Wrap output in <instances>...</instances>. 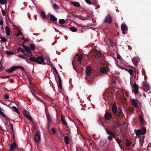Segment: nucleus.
<instances>
[{
  "label": "nucleus",
  "mask_w": 151,
  "mask_h": 151,
  "mask_svg": "<svg viewBox=\"0 0 151 151\" xmlns=\"http://www.w3.org/2000/svg\"><path fill=\"white\" fill-rule=\"evenodd\" d=\"M29 60L33 62H35L37 63L40 64L45 65L47 64L53 67V65L51 63L50 59L47 58L46 62H44L45 59L44 57L41 56H38L36 58L34 57H31L29 59Z\"/></svg>",
  "instance_id": "1"
},
{
  "label": "nucleus",
  "mask_w": 151,
  "mask_h": 151,
  "mask_svg": "<svg viewBox=\"0 0 151 151\" xmlns=\"http://www.w3.org/2000/svg\"><path fill=\"white\" fill-rule=\"evenodd\" d=\"M112 110L115 116L122 118L124 117L125 116L122 113V110L120 108H118L117 110L116 103H114L113 104Z\"/></svg>",
  "instance_id": "2"
},
{
  "label": "nucleus",
  "mask_w": 151,
  "mask_h": 151,
  "mask_svg": "<svg viewBox=\"0 0 151 151\" xmlns=\"http://www.w3.org/2000/svg\"><path fill=\"white\" fill-rule=\"evenodd\" d=\"M146 129L145 127H142V130L138 129L135 132V134L137 137H139L141 135H144L146 133Z\"/></svg>",
  "instance_id": "3"
},
{
  "label": "nucleus",
  "mask_w": 151,
  "mask_h": 151,
  "mask_svg": "<svg viewBox=\"0 0 151 151\" xmlns=\"http://www.w3.org/2000/svg\"><path fill=\"white\" fill-rule=\"evenodd\" d=\"M18 69H21L22 70L25 71L24 68L23 67L20 66H12L9 69H6V71L8 73L12 72Z\"/></svg>",
  "instance_id": "4"
},
{
  "label": "nucleus",
  "mask_w": 151,
  "mask_h": 151,
  "mask_svg": "<svg viewBox=\"0 0 151 151\" xmlns=\"http://www.w3.org/2000/svg\"><path fill=\"white\" fill-rule=\"evenodd\" d=\"M107 133L109 135L111 136L112 137L109 136L108 137V139L109 141H111L112 139V138H115L116 137V134L115 132H113L109 130H106Z\"/></svg>",
  "instance_id": "5"
},
{
  "label": "nucleus",
  "mask_w": 151,
  "mask_h": 151,
  "mask_svg": "<svg viewBox=\"0 0 151 151\" xmlns=\"http://www.w3.org/2000/svg\"><path fill=\"white\" fill-rule=\"evenodd\" d=\"M113 19L110 14L109 13L107 16L105 17L104 22L105 23L111 24L112 22Z\"/></svg>",
  "instance_id": "6"
},
{
  "label": "nucleus",
  "mask_w": 151,
  "mask_h": 151,
  "mask_svg": "<svg viewBox=\"0 0 151 151\" xmlns=\"http://www.w3.org/2000/svg\"><path fill=\"white\" fill-rule=\"evenodd\" d=\"M23 113L25 117L30 120L32 121V118L28 111L26 110H24L23 111Z\"/></svg>",
  "instance_id": "7"
},
{
  "label": "nucleus",
  "mask_w": 151,
  "mask_h": 151,
  "mask_svg": "<svg viewBox=\"0 0 151 151\" xmlns=\"http://www.w3.org/2000/svg\"><path fill=\"white\" fill-rule=\"evenodd\" d=\"M92 68L91 66L89 65L86 68V74L87 76H90L92 72Z\"/></svg>",
  "instance_id": "8"
},
{
  "label": "nucleus",
  "mask_w": 151,
  "mask_h": 151,
  "mask_svg": "<svg viewBox=\"0 0 151 151\" xmlns=\"http://www.w3.org/2000/svg\"><path fill=\"white\" fill-rule=\"evenodd\" d=\"M121 29L122 33L124 35L126 34V31L128 30V27L125 24H122Z\"/></svg>",
  "instance_id": "9"
},
{
  "label": "nucleus",
  "mask_w": 151,
  "mask_h": 151,
  "mask_svg": "<svg viewBox=\"0 0 151 151\" xmlns=\"http://www.w3.org/2000/svg\"><path fill=\"white\" fill-rule=\"evenodd\" d=\"M34 139L36 143L38 142L40 140V137L39 132H37L36 134L35 135Z\"/></svg>",
  "instance_id": "10"
},
{
  "label": "nucleus",
  "mask_w": 151,
  "mask_h": 151,
  "mask_svg": "<svg viewBox=\"0 0 151 151\" xmlns=\"http://www.w3.org/2000/svg\"><path fill=\"white\" fill-rule=\"evenodd\" d=\"M104 116L105 119L108 120H110L112 117L111 114L108 112H106Z\"/></svg>",
  "instance_id": "11"
},
{
  "label": "nucleus",
  "mask_w": 151,
  "mask_h": 151,
  "mask_svg": "<svg viewBox=\"0 0 151 151\" xmlns=\"http://www.w3.org/2000/svg\"><path fill=\"white\" fill-rule=\"evenodd\" d=\"M75 17L82 20L87 19L89 18V17L88 16V14H87L86 15V16H84L81 15H76L75 16Z\"/></svg>",
  "instance_id": "12"
},
{
  "label": "nucleus",
  "mask_w": 151,
  "mask_h": 151,
  "mask_svg": "<svg viewBox=\"0 0 151 151\" xmlns=\"http://www.w3.org/2000/svg\"><path fill=\"white\" fill-rule=\"evenodd\" d=\"M134 83L133 84V87L134 88V94H137L138 93V89L139 88V86L135 83V82L134 81Z\"/></svg>",
  "instance_id": "13"
},
{
  "label": "nucleus",
  "mask_w": 151,
  "mask_h": 151,
  "mask_svg": "<svg viewBox=\"0 0 151 151\" xmlns=\"http://www.w3.org/2000/svg\"><path fill=\"white\" fill-rule=\"evenodd\" d=\"M58 77L59 78V83L58 86V88L59 90L60 91L62 90L63 87L62 85V82L61 78L59 75H58Z\"/></svg>",
  "instance_id": "14"
},
{
  "label": "nucleus",
  "mask_w": 151,
  "mask_h": 151,
  "mask_svg": "<svg viewBox=\"0 0 151 151\" xmlns=\"http://www.w3.org/2000/svg\"><path fill=\"white\" fill-rule=\"evenodd\" d=\"M143 90L147 92L149 90V86L146 83H143Z\"/></svg>",
  "instance_id": "15"
},
{
  "label": "nucleus",
  "mask_w": 151,
  "mask_h": 151,
  "mask_svg": "<svg viewBox=\"0 0 151 151\" xmlns=\"http://www.w3.org/2000/svg\"><path fill=\"white\" fill-rule=\"evenodd\" d=\"M113 125L114 127L116 128H118L121 126L120 122L118 120L114 122Z\"/></svg>",
  "instance_id": "16"
},
{
  "label": "nucleus",
  "mask_w": 151,
  "mask_h": 151,
  "mask_svg": "<svg viewBox=\"0 0 151 151\" xmlns=\"http://www.w3.org/2000/svg\"><path fill=\"white\" fill-rule=\"evenodd\" d=\"M14 147H16V146L15 143L14 142L13 143L11 144L10 145L9 150L8 151H14Z\"/></svg>",
  "instance_id": "17"
},
{
  "label": "nucleus",
  "mask_w": 151,
  "mask_h": 151,
  "mask_svg": "<svg viewBox=\"0 0 151 151\" xmlns=\"http://www.w3.org/2000/svg\"><path fill=\"white\" fill-rule=\"evenodd\" d=\"M25 53H24V54L27 56H30L32 57L31 56H32V54L31 52L30 51V50L29 49L26 51H25Z\"/></svg>",
  "instance_id": "18"
},
{
  "label": "nucleus",
  "mask_w": 151,
  "mask_h": 151,
  "mask_svg": "<svg viewBox=\"0 0 151 151\" xmlns=\"http://www.w3.org/2000/svg\"><path fill=\"white\" fill-rule=\"evenodd\" d=\"M49 15L50 17V19L51 21L54 22H56L57 21V19L53 15L50 14H49Z\"/></svg>",
  "instance_id": "19"
},
{
  "label": "nucleus",
  "mask_w": 151,
  "mask_h": 151,
  "mask_svg": "<svg viewBox=\"0 0 151 151\" xmlns=\"http://www.w3.org/2000/svg\"><path fill=\"white\" fill-rule=\"evenodd\" d=\"M132 61L135 66H136L138 65V61L137 58H134L132 59Z\"/></svg>",
  "instance_id": "20"
},
{
  "label": "nucleus",
  "mask_w": 151,
  "mask_h": 151,
  "mask_svg": "<svg viewBox=\"0 0 151 151\" xmlns=\"http://www.w3.org/2000/svg\"><path fill=\"white\" fill-rule=\"evenodd\" d=\"M100 71L102 73L106 74L107 72V70L106 68L104 67L101 68Z\"/></svg>",
  "instance_id": "21"
},
{
  "label": "nucleus",
  "mask_w": 151,
  "mask_h": 151,
  "mask_svg": "<svg viewBox=\"0 0 151 151\" xmlns=\"http://www.w3.org/2000/svg\"><path fill=\"white\" fill-rule=\"evenodd\" d=\"M139 118L140 123L142 125L144 124V119L142 116L140 115H139Z\"/></svg>",
  "instance_id": "22"
},
{
  "label": "nucleus",
  "mask_w": 151,
  "mask_h": 151,
  "mask_svg": "<svg viewBox=\"0 0 151 151\" xmlns=\"http://www.w3.org/2000/svg\"><path fill=\"white\" fill-rule=\"evenodd\" d=\"M68 28H69L73 32H76L78 30L77 29L74 27H69Z\"/></svg>",
  "instance_id": "23"
},
{
  "label": "nucleus",
  "mask_w": 151,
  "mask_h": 151,
  "mask_svg": "<svg viewBox=\"0 0 151 151\" xmlns=\"http://www.w3.org/2000/svg\"><path fill=\"white\" fill-rule=\"evenodd\" d=\"M132 103L133 106L135 107H137V101L134 99H133L132 101Z\"/></svg>",
  "instance_id": "24"
},
{
  "label": "nucleus",
  "mask_w": 151,
  "mask_h": 151,
  "mask_svg": "<svg viewBox=\"0 0 151 151\" xmlns=\"http://www.w3.org/2000/svg\"><path fill=\"white\" fill-rule=\"evenodd\" d=\"M101 55V53L99 51H98L95 55V57L96 58H98Z\"/></svg>",
  "instance_id": "25"
},
{
  "label": "nucleus",
  "mask_w": 151,
  "mask_h": 151,
  "mask_svg": "<svg viewBox=\"0 0 151 151\" xmlns=\"http://www.w3.org/2000/svg\"><path fill=\"white\" fill-rule=\"evenodd\" d=\"M5 30L6 32V34L7 35H9L10 34V29L9 28V27H7L6 26L5 27Z\"/></svg>",
  "instance_id": "26"
},
{
  "label": "nucleus",
  "mask_w": 151,
  "mask_h": 151,
  "mask_svg": "<svg viewBox=\"0 0 151 151\" xmlns=\"http://www.w3.org/2000/svg\"><path fill=\"white\" fill-rule=\"evenodd\" d=\"M101 117H100L99 120L98 121V124L101 125H103L104 127H105L104 125L103 124V122L102 121V119H101Z\"/></svg>",
  "instance_id": "27"
},
{
  "label": "nucleus",
  "mask_w": 151,
  "mask_h": 151,
  "mask_svg": "<svg viewBox=\"0 0 151 151\" xmlns=\"http://www.w3.org/2000/svg\"><path fill=\"white\" fill-rule=\"evenodd\" d=\"M71 3L74 6L77 7H79L80 6L79 3L78 2H71Z\"/></svg>",
  "instance_id": "28"
},
{
  "label": "nucleus",
  "mask_w": 151,
  "mask_h": 151,
  "mask_svg": "<svg viewBox=\"0 0 151 151\" xmlns=\"http://www.w3.org/2000/svg\"><path fill=\"white\" fill-rule=\"evenodd\" d=\"M17 52H21L23 54L25 53V52L22 48L20 47H18L17 50Z\"/></svg>",
  "instance_id": "29"
},
{
  "label": "nucleus",
  "mask_w": 151,
  "mask_h": 151,
  "mask_svg": "<svg viewBox=\"0 0 151 151\" xmlns=\"http://www.w3.org/2000/svg\"><path fill=\"white\" fill-rule=\"evenodd\" d=\"M61 121L63 124L64 125H67V124L65 121V118L63 116H61Z\"/></svg>",
  "instance_id": "30"
},
{
  "label": "nucleus",
  "mask_w": 151,
  "mask_h": 151,
  "mask_svg": "<svg viewBox=\"0 0 151 151\" xmlns=\"http://www.w3.org/2000/svg\"><path fill=\"white\" fill-rule=\"evenodd\" d=\"M132 143L131 141L127 139L126 141V145L128 147H129L131 145Z\"/></svg>",
  "instance_id": "31"
},
{
  "label": "nucleus",
  "mask_w": 151,
  "mask_h": 151,
  "mask_svg": "<svg viewBox=\"0 0 151 151\" xmlns=\"http://www.w3.org/2000/svg\"><path fill=\"white\" fill-rule=\"evenodd\" d=\"M108 42L111 46H113L114 42L112 39L110 38L108 40Z\"/></svg>",
  "instance_id": "32"
},
{
  "label": "nucleus",
  "mask_w": 151,
  "mask_h": 151,
  "mask_svg": "<svg viewBox=\"0 0 151 151\" xmlns=\"http://www.w3.org/2000/svg\"><path fill=\"white\" fill-rule=\"evenodd\" d=\"M116 78L115 77L113 76L112 78L111 82L112 84H114L116 83Z\"/></svg>",
  "instance_id": "33"
},
{
  "label": "nucleus",
  "mask_w": 151,
  "mask_h": 151,
  "mask_svg": "<svg viewBox=\"0 0 151 151\" xmlns=\"http://www.w3.org/2000/svg\"><path fill=\"white\" fill-rule=\"evenodd\" d=\"M119 93H122V91L121 90H117L116 91L115 93L117 97H119L120 96V94H119Z\"/></svg>",
  "instance_id": "34"
},
{
  "label": "nucleus",
  "mask_w": 151,
  "mask_h": 151,
  "mask_svg": "<svg viewBox=\"0 0 151 151\" xmlns=\"http://www.w3.org/2000/svg\"><path fill=\"white\" fill-rule=\"evenodd\" d=\"M41 16L43 17V18H47L45 12H44L41 11L40 13Z\"/></svg>",
  "instance_id": "35"
},
{
  "label": "nucleus",
  "mask_w": 151,
  "mask_h": 151,
  "mask_svg": "<svg viewBox=\"0 0 151 151\" xmlns=\"http://www.w3.org/2000/svg\"><path fill=\"white\" fill-rule=\"evenodd\" d=\"M65 23V21L63 19H61L59 20V23L60 24H63Z\"/></svg>",
  "instance_id": "36"
},
{
  "label": "nucleus",
  "mask_w": 151,
  "mask_h": 151,
  "mask_svg": "<svg viewBox=\"0 0 151 151\" xmlns=\"http://www.w3.org/2000/svg\"><path fill=\"white\" fill-rule=\"evenodd\" d=\"M69 138L66 136L64 137V141L66 144H68L69 143Z\"/></svg>",
  "instance_id": "37"
},
{
  "label": "nucleus",
  "mask_w": 151,
  "mask_h": 151,
  "mask_svg": "<svg viewBox=\"0 0 151 151\" xmlns=\"http://www.w3.org/2000/svg\"><path fill=\"white\" fill-rule=\"evenodd\" d=\"M12 108L14 109L15 112L19 114V112L18 109L16 106H13Z\"/></svg>",
  "instance_id": "38"
},
{
  "label": "nucleus",
  "mask_w": 151,
  "mask_h": 151,
  "mask_svg": "<svg viewBox=\"0 0 151 151\" xmlns=\"http://www.w3.org/2000/svg\"><path fill=\"white\" fill-rule=\"evenodd\" d=\"M83 58V55L82 54L80 55L78 58V60L79 62H81Z\"/></svg>",
  "instance_id": "39"
},
{
  "label": "nucleus",
  "mask_w": 151,
  "mask_h": 151,
  "mask_svg": "<svg viewBox=\"0 0 151 151\" xmlns=\"http://www.w3.org/2000/svg\"><path fill=\"white\" fill-rule=\"evenodd\" d=\"M106 142L104 141H101L99 144L100 146L102 147L104 145Z\"/></svg>",
  "instance_id": "40"
},
{
  "label": "nucleus",
  "mask_w": 151,
  "mask_h": 151,
  "mask_svg": "<svg viewBox=\"0 0 151 151\" xmlns=\"http://www.w3.org/2000/svg\"><path fill=\"white\" fill-rule=\"evenodd\" d=\"M22 46L23 48L25 50V51H26L27 50L30 49L28 47L23 44H22Z\"/></svg>",
  "instance_id": "41"
},
{
  "label": "nucleus",
  "mask_w": 151,
  "mask_h": 151,
  "mask_svg": "<svg viewBox=\"0 0 151 151\" xmlns=\"http://www.w3.org/2000/svg\"><path fill=\"white\" fill-rule=\"evenodd\" d=\"M1 38V40L2 42H5L7 41V39L5 37H0Z\"/></svg>",
  "instance_id": "42"
},
{
  "label": "nucleus",
  "mask_w": 151,
  "mask_h": 151,
  "mask_svg": "<svg viewBox=\"0 0 151 151\" xmlns=\"http://www.w3.org/2000/svg\"><path fill=\"white\" fill-rule=\"evenodd\" d=\"M45 113L47 119L51 118L50 116L49 113L48 112H47V111L46 110H45Z\"/></svg>",
  "instance_id": "43"
},
{
  "label": "nucleus",
  "mask_w": 151,
  "mask_h": 151,
  "mask_svg": "<svg viewBox=\"0 0 151 151\" xmlns=\"http://www.w3.org/2000/svg\"><path fill=\"white\" fill-rule=\"evenodd\" d=\"M30 48L32 50H34L35 48V46L33 44H31L30 45Z\"/></svg>",
  "instance_id": "44"
},
{
  "label": "nucleus",
  "mask_w": 151,
  "mask_h": 151,
  "mask_svg": "<svg viewBox=\"0 0 151 151\" xmlns=\"http://www.w3.org/2000/svg\"><path fill=\"white\" fill-rule=\"evenodd\" d=\"M6 54L9 55H11L13 54V53L12 52L9 51H6Z\"/></svg>",
  "instance_id": "45"
},
{
  "label": "nucleus",
  "mask_w": 151,
  "mask_h": 151,
  "mask_svg": "<svg viewBox=\"0 0 151 151\" xmlns=\"http://www.w3.org/2000/svg\"><path fill=\"white\" fill-rule=\"evenodd\" d=\"M119 94H120V96L119 97H118V98L119 99L120 98H123L124 99H126V98L124 96L123 94V95H122V93H119Z\"/></svg>",
  "instance_id": "46"
},
{
  "label": "nucleus",
  "mask_w": 151,
  "mask_h": 151,
  "mask_svg": "<svg viewBox=\"0 0 151 151\" xmlns=\"http://www.w3.org/2000/svg\"><path fill=\"white\" fill-rule=\"evenodd\" d=\"M0 114L3 117L6 116V115H5L4 113V112H3L1 110L0 111Z\"/></svg>",
  "instance_id": "47"
},
{
  "label": "nucleus",
  "mask_w": 151,
  "mask_h": 151,
  "mask_svg": "<svg viewBox=\"0 0 151 151\" xmlns=\"http://www.w3.org/2000/svg\"><path fill=\"white\" fill-rule=\"evenodd\" d=\"M116 142L119 145L120 144V143L121 142V140L119 139H116Z\"/></svg>",
  "instance_id": "48"
},
{
  "label": "nucleus",
  "mask_w": 151,
  "mask_h": 151,
  "mask_svg": "<svg viewBox=\"0 0 151 151\" xmlns=\"http://www.w3.org/2000/svg\"><path fill=\"white\" fill-rule=\"evenodd\" d=\"M128 72L131 75H132L133 72V70L132 69H129V70Z\"/></svg>",
  "instance_id": "49"
},
{
  "label": "nucleus",
  "mask_w": 151,
  "mask_h": 151,
  "mask_svg": "<svg viewBox=\"0 0 151 151\" xmlns=\"http://www.w3.org/2000/svg\"><path fill=\"white\" fill-rule=\"evenodd\" d=\"M10 127L11 129L12 130V131L13 132V125L12 123H10Z\"/></svg>",
  "instance_id": "50"
},
{
  "label": "nucleus",
  "mask_w": 151,
  "mask_h": 151,
  "mask_svg": "<svg viewBox=\"0 0 151 151\" xmlns=\"http://www.w3.org/2000/svg\"><path fill=\"white\" fill-rule=\"evenodd\" d=\"M86 2L89 5L92 4V2L90 1V0H85Z\"/></svg>",
  "instance_id": "51"
},
{
  "label": "nucleus",
  "mask_w": 151,
  "mask_h": 151,
  "mask_svg": "<svg viewBox=\"0 0 151 151\" xmlns=\"http://www.w3.org/2000/svg\"><path fill=\"white\" fill-rule=\"evenodd\" d=\"M53 8L54 9H59V6L58 5H56V4H54V6H53Z\"/></svg>",
  "instance_id": "52"
},
{
  "label": "nucleus",
  "mask_w": 151,
  "mask_h": 151,
  "mask_svg": "<svg viewBox=\"0 0 151 151\" xmlns=\"http://www.w3.org/2000/svg\"><path fill=\"white\" fill-rule=\"evenodd\" d=\"M51 131L52 132L53 134H55V129L54 128H52Z\"/></svg>",
  "instance_id": "53"
},
{
  "label": "nucleus",
  "mask_w": 151,
  "mask_h": 151,
  "mask_svg": "<svg viewBox=\"0 0 151 151\" xmlns=\"http://www.w3.org/2000/svg\"><path fill=\"white\" fill-rule=\"evenodd\" d=\"M1 12L3 16H5L6 15V12L3 9H2Z\"/></svg>",
  "instance_id": "54"
},
{
  "label": "nucleus",
  "mask_w": 151,
  "mask_h": 151,
  "mask_svg": "<svg viewBox=\"0 0 151 151\" xmlns=\"http://www.w3.org/2000/svg\"><path fill=\"white\" fill-rule=\"evenodd\" d=\"M47 119L48 121V126L49 125V123H50L52 121V120L51 118L48 119Z\"/></svg>",
  "instance_id": "55"
},
{
  "label": "nucleus",
  "mask_w": 151,
  "mask_h": 151,
  "mask_svg": "<svg viewBox=\"0 0 151 151\" xmlns=\"http://www.w3.org/2000/svg\"><path fill=\"white\" fill-rule=\"evenodd\" d=\"M18 34H17V35H21L22 36H23V35L22 33L21 32L20 30L18 31Z\"/></svg>",
  "instance_id": "56"
},
{
  "label": "nucleus",
  "mask_w": 151,
  "mask_h": 151,
  "mask_svg": "<svg viewBox=\"0 0 151 151\" xmlns=\"http://www.w3.org/2000/svg\"><path fill=\"white\" fill-rule=\"evenodd\" d=\"M51 66V67H53V69H54V71H55V72L57 73V74H58V72L57 71V70H56V68L54 67H53H53H52L51 65H50Z\"/></svg>",
  "instance_id": "57"
},
{
  "label": "nucleus",
  "mask_w": 151,
  "mask_h": 151,
  "mask_svg": "<svg viewBox=\"0 0 151 151\" xmlns=\"http://www.w3.org/2000/svg\"><path fill=\"white\" fill-rule=\"evenodd\" d=\"M18 56L20 58H22L24 59H25V58L23 55H19Z\"/></svg>",
  "instance_id": "58"
},
{
  "label": "nucleus",
  "mask_w": 151,
  "mask_h": 151,
  "mask_svg": "<svg viewBox=\"0 0 151 151\" xmlns=\"http://www.w3.org/2000/svg\"><path fill=\"white\" fill-rule=\"evenodd\" d=\"M4 98L6 99H8L9 97V96L8 94H6L4 97Z\"/></svg>",
  "instance_id": "59"
},
{
  "label": "nucleus",
  "mask_w": 151,
  "mask_h": 151,
  "mask_svg": "<svg viewBox=\"0 0 151 151\" xmlns=\"http://www.w3.org/2000/svg\"><path fill=\"white\" fill-rule=\"evenodd\" d=\"M22 39L24 40V42H26L27 41H28V39H25V37H23L22 38Z\"/></svg>",
  "instance_id": "60"
},
{
  "label": "nucleus",
  "mask_w": 151,
  "mask_h": 151,
  "mask_svg": "<svg viewBox=\"0 0 151 151\" xmlns=\"http://www.w3.org/2000/svg\"><path fill=\"white\" fill-rule=\"evenodd\" d=\"M4 68V67L2 66V65L0 62V70H2Z\"/></svg>",
  "instance_id": "61"
},
{
  "label": "nucleus",
  "mask_w": 151,
  "mask_h": 151,
  "mask_svg": "<svg viewBox=\"0 0 151 151\" xmlns=\"http://www.w3.org/2000/svg\"><path fill=\"white\" fill-rule=\"evenodd\" d=\"M10 76H1V77L2 79H4L6 78H10Z\"/></svg>",
  "instance_id": "62"
},
{
  "label": "nucleus",
  "mask_w": 151,
  "mask_h": 151,
  "mask_svg": "<svg viewBox=\"0 0 151 151\" xmlns=\"http://www.w3.org/2000/svg\"><path fill=\"white\" fill-rule=\"evenodd\" d=\"M0 2L1 4H5L4 0H0Z\"/></svg>",
  "instance_id": "63"
},
{
  "label": "nucleus",
  "mask_w": 151,
  "mask_h": 151,
  "mask_svg": "<svg viewBox=\"0 0 151 151\" xmlns=\"http://www.w3.org/2000/svg\"><path fill=\"white\" fill-rule=\"evenodd\" d=\"M3 24V21L2 20L0 21V25H2Z\"/></svg>",
  "instance_id": "64"
}]
</instances>
